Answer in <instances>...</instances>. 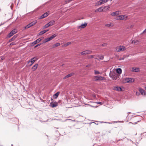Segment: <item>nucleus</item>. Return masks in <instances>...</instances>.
<instances>
[{"label": "nucleus", "instance_id": "f257e3e1", "mask_svg": "<svg viewBox=\"0 0 146 146\" xmlns=\"http://www.w3.org/2000/svg\"><path fill=\"white\" fill-rule=\"evenodd\" d=\"M110 76L113 80H116L119 78L118 74L114 72H110L109 74Z\"/></svg>", "mask_w": 146, "mask_h": 146}, {"label": "nucleus", "instance_id": "f03ea898", "mask_svg": "<svg viewBox=\"0 0 146 146\" xmlns=\"http://www.w3.org/2000/svg\"><path fill=\"white\" fill-rule=\"evenodd\" d=\"M125 49V46H117L116 50L117 52L123 51Z\"/></svg>", "mask_w": 146, "mask_h": 146}, {"label": "nucleus", "instance_id": "7ed1b4c3", "mask_svg": "<svg viewBox=\"0 0 146 146\" xmlns=\"http://www.w3.org/2000/svg\"><path fill=\"white\" fill-rule=\"evenodd\" d=\"M17 31L16 29H15L13 30L9 34V35H8V37H11V36H13V35H14V34L17 33Z\"/></svg>", "mask_w": 146, "mask_h": 146}, {"label": "nucleus", "instance_id": "20e7f679", "mask_svg": "<svg viewBox=\"0 0 146 146\" xmlns=\"http://www.w3.org/2000/svg\"><path fill=\"white\" fill-rule=\"evenodd\" d=\"M92 51L91 50H85L81 52V54L82 55H85L88 54H90L92 53Z\"/></svg>", "mask_w": 146, "mask_h": 146}, {"label": "nucleus", "instance_id": "39448f33", "mask_svg": "<svg viewBox=\"0 0 146 146\" xmlns=\"http://www.w3.org/2000/svg\"><path fill=\"white\" fill-rule=\"evenodd\" d=\"M36 60V57H34L31 58L30 60L28 62V63L29 64L30 62L31 63V64H29L30 66H31L35 62V61Z\"/></svg>", "mask_w": 146, "mask_h": 146}, {"label": "nucleus", "instance_id": "423d86ee", "mask_svg": "<svg viewBox=\"0 0 146 146\" xmlns=\"http://www.w3.org/2000/svg\"><path fill=\"white\" fill-rule=\"evenodd\" d=\"M87 25V23H85L84 24H82L81 25L78 26L77 28L78 29H83L86 27Z\"/></svg>", "mask_w": 146, "mask_h": 146}, {"label": "nucleus", "instance_id": "0eeeda50", "mask_svg": "<svg viewBox=\"0 0 146 146\" xmlns=\"http://www.w3.org/2000/svg\"><path fill=\"white\" fill-rule=\"evenodd\" d=\"M141 42V41L138 40H134L132 41V43L134 45H138L140 44Z\"/></svg>", "mask_w": 146, "mask_h": 146}, {"label": "nucleus", "instance_id": "6e6552de", "mask_svg": "<svg viewBox=\"0 0 146 146\" xmlns=\"http://www.w3.org/2000/svg\"><path fill=\"white\" fill-rule=\"evenodd\" d=\"M49 12H46L42 15L40 17V19H42L47 17L49 15Z\"/></svg>", "mask_w": 146, "mask_h": 146}, {"label": "nucleus", "instance_id": "1a4fd4ad", "mask_svg": "<svg viewBox=\"0 0 146 146\" xmlns=\"http://www.w3.org/2000/svg\"><path fill=\"white\" fill-rule=\"evenodd\" d=\"M42 38H41V37L40 38H38V39H37V40H36L35 41H34V42H33L32 43V44H33V45H35L36 44H37V43H38L39 42H40L42 40Z\"/></svg>", "mask_w": 146, "mask_h": 146}, {"label": "nucleus", "instance_id": "9d476101", "mask_svg": "<svg viewBox=\"0 0 146 146\" xmlns=\"http://www.w3.org/2000/svg\"><path fill=\"white\" fill-rule=\"evenodd\" d=\"M139 91L142 95L146 96V92L144 90L140 88L139 89Z\"/></svg>", "mask_w": 146, "mask_h": 146}, {"label": "nucleus", "instance_id": "9b49d317", "mask_svg": "<svg viewBox=\"0 0 146 146\" xmlns=\"http://www.w3.org/2000/svg\"><path fill=\"white\" fill-rule=\"evenodd\" d=\"M126 82L127 83L133 82L134 81V79L132 78H127L125 79Z\"/></svg>", "mask_w": 146, "mask_h": 146}, {"label": "nucleus", "instance_id": "f8f14e48", "mask_svg": "<svg viewBox=\"0 0 146 146\" xmlns=\"http://www.w3.org/2000/svg\"><path fill=\"white\" fill-rule=\"evenodd\" d=\"M50 106L52 108H54L58 106L57 102H51L50 103Z\"/></svg>", "mask_w": 146, "mask_h": 146}, {"label": "nucleus", "instance_id": "ddd939ff", "mask_svg": "<svg viewBox=\"0 0 146 146\" xmlns=\"http://www.w3.org/2000/svg\"><path fill=\"white\" fill-rule=\"evenodd\" d=\"M132 71L133 72H137L139 71V68L133 67L132 68Z\"/></svg>", "mask_w": 146, "mask_h": 146}, {"label": "nucleus", "instance_id": "4468645a", "mask_svg": "<svg viewBox=\"0 0 146 146\" xmlns=\"http://www.w3.org/2000/svg\"><path fill=\"white\" fill-rule=\"evenodd\" d=\"M102 7H100L98 9H96L95 11V12H102L103 11V9H102Z\"/></svg>", "mask_w": 146, "mask_h": 146}, {"label": "nucleus", "instance_id": "2eb2a0df", "mask_svg": "<svg viewBox=\"0 0 146 146\" xmlns=\"http://www.w3.org/2000/svg\"><path fill=\"white\" fill-rule=\"evenodd\" d=\"M48 30H45L42 31L38 33L39 35H42L43 34L48 31Z\"/></svg>", "mask_w": 146, "mask_h": 146}, {"label": "nucleus", "instance_id": "dca6fc26", "mask_svg": "<svg viewBox=\"0 0 146 146\" xmlns=\"http://www.w3.org/2000/svg\"><path fill=\"white\" fill-rule=\"evenodd\" d=\"M51 40L50 37H48L46 38H45L42 41V43H45L50 40Z\"/></svg>", "mask_w": 146, "mask_h": 146}, {"label": "nucleus", "instance_id": "f3484780", "mask_svg": "<svg viewBox=\"0 0 146 146\" xmlns=\"http://www.w3.org/2000/svg\"><path fill=\"white\" fill-rule=\"evenodd\" d=\"M60 93V92H56L53 96V98L54 99H56L58 97Z\"/></svg>", "mask_w": 146, "mask_h": 146}, {"label": "nucleus", "instance_id": "a211bd4d", "mask_svg": "<svg viewBox=\"0 0 146 146\" xmlns=\"http://www.w3.org/2000/svg\"><path fill=\"white\" fill-rule=\"evenodd\" d=\"M119 11H116L111 13V15L112 16H116L119 15Z\"/></svg>", "mask_w": 146, "mask_h": 146}, {"label": "nucleus", "instance_id": "6ab92c4d", "mask_svg": "<svg viewBox=\"0 0 146 146\" xmlns=\"http://www.w3.org/2000/svg\"><path fill=\"white\" fill-rule=\"evenodd\" d=\"M73 73H71L68 75H66V76H65L64 78V79H65L66 78H69V77H70L71 76H72L73 75Z\"/></svg>", "mask_w": 146, "mask_h": 146}, {"label": "nucleus", "instance_id": "aec40b11", "mask_svg": "<svg viewBox=\"0 0 146 146\" xmlns=\"http://www.w3.org/2000/svg\"><path fill=\"white\" fill-rule=\"evenodd\" d=\"M55 23V21L53 20L51 21L50 22L48 23V24L49 26H52Z\"/></svg>", "mask_w": 146, "mask_h": 146}, {"label": "nucleus", "instance_id": "412c9836", "mask_svg": "<svg viewBox=\"0 0 146 146\" xmlns=\"http://www.w3.org/2000/svg\"><path fill=\"white\" fill-rule=\"evenodd\" d=\"M124 18L125 16L124 15H121L118 17V18L117 19L123 20L124 19Z\"/></svg>", "mask_w": 146, "mask_h": 146}, {"label": "nucleus", "instance_id": "4be33fe9", "mask_svg": "<svg viewBox=\"0 0 146 146\" xmlns=\"http://www.w3.org/2000/svg\"><path fill=\"white\" fill-rule=\"evenodd\" d=\"M93 79L94 81L99 80V76H94L93 77Z\"/></svg>", "mask_w": 146, "mask_h": 146}, {"label": "nucleus", "instance_id": "5701e85b", "mask_svg": "<svg viewBox=\"0 0 146 146\" xmlns=\"http://www.w3.org/2000/svg\"><path fill=\"white\" fill-rule=\"evenodd\" d=\"M73 43V42H67L66 43L64 44L62 46H68L69 45H72V43Z\"/></svg>", "mask_w": 146, "mask_h": 146}, {"label": "nucleus", "instance_id": "b1692460", "mask_svg": "<svg viewBox=\"0 0 146 146\" xmlns=\"http://www.w3.org/2000/svg\"><path fill=\"white\" fill-rule=\"evenodd\" d=\"M114 89L118 91H121V87L118 86L115 87Z\"/></svg>", "mask_w": 146, "mask_h": 146}, {"label": "nucleus", "instance_id": "393cba45", "mask_svg": "<svg viewBox=\"0 0 146 146\" xmlns=\"http://www.w3.org/2000/svg\"><path fill=\"white\" fill-rule=\"evenodd\" d=\"M102 3H101V2L100 0L97 1L95 3V6H98L99 5H102Z\"/></svg>", "mask_w": 146, "mask_h": 146}, {"label": "nucleus", "instance_id": "a878e982", "mask_svg": "<svg viewBox=\"0 0 146 146\" xmlns=\"http://www.w3.org/2000/svg\"><path fill=\"white\" fill-rule=\"evenodd\" d=\"M38 66V64H36L33 66L32 68L33 69L34 71H35L36 69Z\"/></svg>", "mask_w": 146, "mask_h": 146}, {"label": "nucleus", "instance_id": "bb28decb", "mask_svg": "<svg viewBox=\"0 0 146 146\" xmlns=\"http://www.w3.org/2000/svg\"><path fill=\"white\" fill-rule=\"evenodd\" d=\"M105 80V78L101 76H99V80Z\"/></svg>", "mask_w": 146, "mask_h": 146}, {"label": "nucleus", "instance_id": "cd10ccee", "mask_svg": "<svg viewBox=\"0 0 146 146\" xmlns=\"http://www.w3.org/2000/svg\"><path fill=\"white\" fill-rule=\"evenodd\" d=\"M117 72L118 74H121L122 72V70L121 68H118L117 69Z\"/></svg>", "mask_w": 146, "mask_h": 146}, {"label": "nucleus", "instance_id": "c85d7f7f", "mask_svg": "<svg viewBox=\"0 0 146 146\" xmlns=\"http://www.w3.org/2000/svg\"><path fill=\"white\" fill-rule=\"evenodd\" d=\"M101 3L102 4L105 3L107 2L108 0H100Z\"/></svg>", "mask_w": 146, "mask_h": 146}, {"label": "nucleus", "instance_id": "c756f323", "mask_svg": "<svg viewBox=\"0 0 146 146\" xmlns=\"http://www.w3.org/2000/svg\"><path fill=\"white\" fill-rule=\"evenodd\" d=\"M37 22V21L36 20H35L31 23V25L32 26H33L35 25Z\"/></svg>", "mask_w": 146, "mask_h": 146}, {"label": "nucleus", "instance_id": "7c9ffc66", "mask_svg": "<svg viewBox=\"0 0 146 146\" xmlns=\"http://www.w3.org/2000/svg\"><path fill=\"white\" fill-rule=\"evenodd\" d=\"M110 8V7L109 6H105L103 8V10L105 9L106 11L107 10H109Z\"/></svg>", "mask_w": 146, "mask_h": 146}, {"label": "nucleus", "instance_id": "2f4dec72", "mask_svg": "<svg viewBox=\"0 0 146 146\" xmlns=\"http://www.w3.org/2000/svg\"><path fill=\"white\" fill-rule=\"evenodd\" d=\"M57 36V35H56L55 34H54L53 35H52V36H50V38H51V40L53 38H55L56 36Z\"/></svg>", "mask_w": 146, "mask_h": 146}, {"label": "nucleus", "instance_id": "473e14b6", "mask_svg": "<svg viewBox=\"0 0 146 146\" xmlns=\"http://www.w3.org/2000/svg\"><path fill=\"white\" fill-rule=\"evenodd\" d=\"M18 36L17 35H15L11 38V40H14L15 38H16Z\"/></svg>", "mask_w": 146, "mask_h": 146}, {"label": "nucleus", "instance_id": "72a5a7b5", "mask_svg": "<svg viewBox=\"0 0 146 146\" xmlns=\"http://www.w3.org/2000/svg\"><path fill=\"white\" fill-rule=\"evenodd\" d=\"M94 55H90L88 56V59H91L92 58H94Z\"/></svg>", "mask_w": 146, "mask_h": 146}, {"label": "nucleus", "instance_id": "f704fd0d", "mask_svg": "<svg viewBox=\"0 0 146 146\" xmlns=\"http://www.w3.org/2000/svg\"><path fill=\"white\" fill-rule=\"evenodd\" d=\"M49 27V25H48V23H47V24H46L44 26V27H43V28L44 29H45V28H48V27Z\"/></svg>", "mask_w": 146, "mask_h": 146}, {"label": "nucleus", "instance_id": "c9c22d12", "mask_svg": "<svg viewBox=\"0 0 146 146\" xmlns=\"http://www.w3.org/2000/svg\"><path fill=\"white\" fill-rule=\"evenodd\" d=\"M62 45V43H57L54 44V46H60Z\"/></svg>", "mask_w": 146, "mask_h": 146}, {"label": "nucleus", "instance_id": "e433bc0d", "mask_svg": "<svg viewBox=\"0 0 146 146\" xmlns=\"http://www.w3.org/2000/svg\"><path fill=\"white\" fill-rule=\"evenodd\" d=\"M100 73V72L98 71H97L96 70L94 71V74H99Z\"/></svg>", "mask_w": 146, "mask_h": 146}, {"label": "nucleus", "instance_id": "4c0bfd02", "mask_svg": "<svg viewBox=\"0 0 146 146\" xmlns=\"http://www.w3.org/2000/svg\"><path fill=\"white\" fill-rule=\"evenodd\" d=\"M105 26L108 27H110L111 26V24H107Z\"/></svg>", "mask_w": 146, "mask_h": 146}, {"label": "nucleus", "instance_id": "58836bf2", "mask_svg": "<svg viewBox=\"0 0 146 146\" xmlns=\"http://www.w3.org/2000/svg\"><path fill=\"white\" fill-rule=\"evenodd\" d=\"M30 27L28 24L25 26V29H27Z\"/></svg>", "mask_w": 146, "mask_h": 146}, {"label": "nucleus", "instance_id": "ea45409f", "mask_svg": "<svg viewBox=\"0 0 146 146\" xmlns=\"http://www.w3.org/2000/svg\"><path fill=\"white\" fill-rule=\"evenodd\" d=\"M99 58L100 60H103L104 59V57L103 56H100Z\"/></svg>", "mask_w": 146, "mask_h": 146}, {"label": "nucleus", "instance_id": "a19ab883", "mask_svg": "<svg viewBox=\"0 0 146 146\" xmlns=\"http://www.w3.org/2000/svg\"><path fill=\"white\" fill-rule=\"evenodd\" d=\"M0 58H1V60H3L5 59V57L4 56H2L0 57Z\"/></svg>", "mask_w": 146, "mask_h": 146}, {"label": "nucleus", "instance_id": "79ce46f5", "mask_svg": "<svg viewBox=\"0 0 146 146\" xmlns=\"http://www.w3.org/2000/svg\"><path fill=\"white\" fill-rule=\"evenodd\" d=\"M107 45V44H106V43H104V44H102V46H106V45Z\"/></svg>", "mask_w": 146, "mask_h": 146}, {"label": "nucleus", "instance_id": "37998d69", "mask_svg": "<svg viewBox=\"0 0 146 146\" xmlns=\"http://www.w3.org/2000/svg\"><path fill=\"white\" fill-rule=\"evenodd\" d=\"M28 25L30 27H31V26H32V25H31V23L29 24Z\"/></svg>", "mask_w": 146, "mask_h": 146}, {"label": "nucleus", "instance_id": "c03bdc74", "mask_svg": "<svg viewBox=\"0 0 146 146\" xmlns=\"http://www.w3.org/2000/svg\"><path fill=\"white\" fill-rule=\"evenodd\" d=\"M146 32V29H145L143 32L142 33H144Z\"/></svg>", "mask_w": 146, "mask_h": 146}, {"label": "nucleus", "instance_id": "a18cd8bd", "mask_svg": "<svg viewBox=\"0 0 146 146\" xmlns=\"http://www.w3.org/2000/svg\"><path fill=\"white\" fill-rule=\"evenodd\" d=\"M96 103L97 104H102V103L101 102H96Z\"/></svg>", "mask_w": 146, "mask_h": 146}, {"label": "nucleus", "instance_id": "49530a36", "mask_svg": "<svg viewBox=\"0 0 146 146\" xmlns=\"http://www.w3.org/2000/svg\"><path fill=\"white\" fill-rule=\"evenodd\" d=\"M139 121H137V122H135V123H132V124H137V123L138 122H139Z\"/></svg>", "mask_w": 146, "mask_h": 146}, {"label": "nucleus", "instance_id": "de8ad7c7", "mask_svg": "<svg viewBox=\"0 0 146 146\" xmlns=\"http://www.w3.org/2000/svg\"><path fill=\"white\" fill-rule=\"evenodd\" d=\"M10 45H14V43L13 42H12L10 44Z\"/></svg>", "mask_w": 146, "mask_h": 146}, {"label": "nucleus", "instance_id": "09e8293b", "mask_svg": "<svg viewBox=\"0 0 146 146\" xmlns=\"http://www.w3.org/2000/svg\"><path fill=\"white\" fill-rule=\"evenodd\" d=\"M124 59V58H122L120 59H119V60H123Z\"/></svg>", "mask_w": 146, "mask_h": 146}, {"label": "nucleus", "instance_id": "8fccbe9b", "mask_svg": "<svg viewBox=\"0 0 146 146\" xmlns=\"http://www.w3.org/2000/svg\"><path fill=\"white\" fill-rule=\"evenodd\" d=\"M136 95H139V93H137V92H136Z\"/></svg>", "mask_w": 146, "mask_h": 146}, {"label": "nucleus", "instance_id": "3c124183", "mask_svg": "<svg viewBox=\"0 0 146 146\" xmlns=\"http://www.w3.org/2000/svg\"><path fill=\"white\" fill-rule=\"evenodd\" d=\"M90 66V65H87L86 66V67H89V66Z\"/></svg>", "mask_w": 146, "mask_h": 146}, {"label": "nucleus", "instance_id": "603ef678", "mask_svg": "<svg viewBox=\"0 0 146 146\" xmlns=\"http://www.w3.org/2000/svg\"><path fill=\"white\" fill-rule=\"evenodd\" d=\"M40 44H38L36 45V46H40Z\"/></svg>", "mask_w": 146, "mask_h": 146}, {"label": "nucleus", "instance_id": "864d4df0", "mask_svg": "<svg viewBox=\"0 0 146 146\" xmlns=\"http://www.w3.org/2000/svg\"><path fill=\"white\" fill-rule=\"evenodd\" d=\"M145 90H146V87H145Z\"/></svg>", "mask_w": 146, "mask_h": 146}, {"label": "nucleus", "instance_id": "5fc2aeb1", "mask_svg": "<svg viewBox=\"0 0 146 146\" xmlns=\"http://www.w3.org/2000/svg\"><path fill=\"white\" fill-rule=\"evenodd\" d=\"M129 123H131V122H129Z\"/></svg>", "mask_w": 146, "mask_h": 146}, {"label": "nucleus", "instance_id": "6e6d98bb", "mask_svg": "<svg viewBox=\"0 0 146 146\" xmlns=\"http://www.w3.org/2000/svg\"><path fill=\"white\" fill-rule=\"evenodd\" d=\"M37 46H35V47H37Z\"/></svg>", "mask_w": 146, "mask_h": 146}, {"label": "nucleus", "instance_id": "4d7b16f0", "mask_svg": "<svg viewBox=\"0 0 146 146\" xmlns=\"http://www.w3.org/2000/svg\"><path fill=\"white\" fill-rule=\"evenodd\" d=\"M145 59H146V58Z\"/></svg>", "mask_w": 146, "mask_h": 146}]
</instances>
